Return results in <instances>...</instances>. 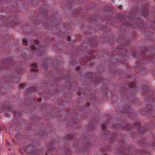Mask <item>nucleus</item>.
<instances>
[{"label": "nucleus", "instance_id": "1", "mask_svg": "<svg viewBox=\"0 0 155 155\" xmlns=\"http://www.w3.org/2000/svg\"><path fill=\"white\" fill-rule=\"evenodd\" d=\"M7 70L6 72L8 75L5 76V78L6 80L11 83H17L19 81L21 78L23 70L21 68H15L13 67H6L5 69L2 66L0 67V74L4 72L5 70Z\"/></svg>", "mask_w": 155, "mask_h": 155}, {"label": "nucleus", "instance_id": "2", "mask_svg": "<svg viewBox=\"0 0 155 155\" xmlns=\"http://www.w3.org/2000/svg\"><path fill=\"white\" fill-rule=\"evenodd\" d=\"M45 54V53L40 52V54L38 56V58H40V61L39 64L41 68H47L48 65L49 66V64L51 63L53 64H56V63H59L58 61L55 60V59H54V60H53L52 59L50 58L44 57Z\"/></svg>", "mask_w": 155, "mask_h": 155}, {"label": "nucleus", "instance_id": "3", "mask_svg": "<svg viewBox=\"0 0 155 155\" xmlns=\"http://www.w3.org/2000/svg\"><path fill=\"white\" fill-rule=\"evenodd\" d=\"M133 126L136 129H137V131L140 132H143L145 129L139 123H136L133 124Z\"/></svg>", "mask_w": 155, "mask_h": 155}, {"label": "nucleus", "instance_id": "4", "mask_svg": "<svg viewBox=\"0 0 155 155\" xmlns=\"http://www.w3.org/2000/svg\"><path fill=\"white\" fill-rule=\"evenodd\" d=\"M128 126L126 124H123L121 125L120 124H118L116 125L115 127L117 128V130H126L127 129Z\"/></svg>", "mask_w": 155, "mask_h": 155}, {"label": "nucleus", "instance_id": "5", "mask_svg": "<svg viewBox=\"0 0 155 155\" xmlns=\"http://www.w3.org/2000/svg\"><path fill=\"white\" fill-rule=\"evenodd\" d=\"M2 62L4 64H14L15 62L13 60L12 58L10 57L5 59H3L2 60Z\"/></svg>", "mask_w": 155, "mask_h": 155}, {"label": "nucleus", "instance_id": "6", "mask_svg": "<svg viewBox=\"0 0 155 155\" xmlns=\"http://www.w3.org/2000/svg\"><path fill=\"white\" fill-rule=\"evenodd\" d=\"M38 133H39L38 135H40L41 139L46 137L48 136L47 132L44 130H38Z\"/></svg>", "mask_w": 155, "mask_h": 155}, {"label": "nucleus", "instance_id": "7", "mask_svg": "<svg viewBox=\"0 0 155 155\" xmlns=\"http://www.w3.org/2000/svg\"><path fill=\"white\" fill-rule=\"evenodd\" d=\"M31 67L32 68L31 70V72H38V64L35 63H34L31 64Z\"/></svg>", "mask_w": 155, "mask_h": 155}, {"label": "nucleus", "instance_id": "8", "mask_svg": "<svg viewBox=\"0 0 155 155\" xmlns=\"http://www.w3.org/2000/svg\"><path fill=\"white\" fill-rule=\"evenodd\" d=\"M143 107L146 110H147L148 111H151L153 110V107L149 104H145L143 105Z\"/></svg>", "mask_w": 155, "mask_h": 155}, {"label": "nucleus", "instance_id": "9", "mask_svg": "<svg viewBox=\"0 0 155 155\" xmlns=\"http://www.w3.org/2000/svg\"><path fill=\"white\" fill-rule=\"evenodd\" d=\"M129 26L132 28H139V24L137 22L133 23L131 22L129 24Z\"/></svg>", "mask_w": 155, "mask_h": 155}, {"label": "nucleus", "instance_id": "10", "mask_svg": "<svg viewBox=\"0 0 155 155\" xmlns=\"http://www.w3.org/2000/svg\"><path fill=\"white\" fill-rule=\"evenodd\" d=\"M91 45L92 47H95L97 49L98 48V44L96 41H92L91 43Z\"/></svg>", "mask_w": 155, "mask_h": 155}, {"label": "nucleus", "instance_id": "11", "mask_svg": "<svg viewBox=\"0 0 155 155\" xmlns=\"http://www.w3.org/2000/svg\"><path fill=\"white\" fill-rule=\"evenodd\" d=\"M74 135L71 133L69 134H68L66 135V137L70 140H72L74 138Z\"/></svg>", "mask_w": 155, "mask_h": 155}, {"label": "nucleus", "instance_id": "12", "mask_svg": "<svg viewBox=\"0 0 155 155\" xmlns=\"http://www.w3.org/2000/svg\"><path fill=\"white\" fill-rule=\"evenodd\" d=\"M143 18L142 17L140 16L137 15L136 16L135 20L136 22L138 23V22H141L142 21Z\"/></svg>", "mask_w": 155, "mask_h": 155}, {"label": "nucleus", "instance_id": "13", "mask_svg": "<svg viewBox=\"0 0 155 155\" xmlns=\"http://www.w3.org/2000/svg\"><path fill=\"white\" fill-rule=\"evenodd\" d=\"M49 20H50L55 19L57 18V16L54 14H51L49 16Z\"/></svg>", "mask_w": 155, "mask_h": 155}, {"label": "nucleus", "instance_id": "14", "mask_svg": "<svg viewBox=\"0 0 155 155\" xmlns=\"http://www.w3.org/2000/svg\"><path fill=\"white\" fill-rule=\"evenodd\" d=\"M29 47L31 50L35 51H36L37 47L35 44H33L31 45Z\"/></svg>", "mask_w": 155, "mask_h": 155}, {"label": "nucleus", "instance_id": "15", "mask_svg": "<svg viewBox=\"0 0 155 155\" xmlns=\"http://www.w3.org/2000/svg\"><path fill=\"white\" fill-rule=\"evenodd\" d=\"M103 78H100L99 79L94 80V83L96 85H97L98 83L101 81L103 80Z\"/></svg>", "mask_w": 155, "mask_h": 155}, {"label": "nucleus", "instance_id": "16", "mask_svg": "<svg viewBox=\"0 0 155 155\" xmlns=\"http://www.w3.org/2000/svg\"><path fill=\"white\" fill-rule=\"evenodd\" d=\"M124 36L122 35H119L118 37L117 35V37H116V39L118 40V41H120L123 38Z\"/></svg>", "mask_w": 155, "mask_h": 155}, {"label": "nucleus", "instance_id": "17", "mask_svg": "<svg viewBox=\"0 0 155 155\" xmlns=\"http://www.w3.org/2000/svg\"><path fill=\"white\" fill-rule=\"evenodd\" d=\"M22 42L23 45L24 46H27L28 45L29 42L28 41V40L25 38L23 39Z\"/></svg>", "mask_w": 155, "mask_h": 155}, {"label": "nucleus", "instance_id": "18", "mask_svg": "<svg viewBox=\"0 0 155 155\" xmlns=\"http://www.w3.org/2000/svg\"><path fill=\"white\" fill-rule=\"evenodd\" d=\"M27 90L29 91V92L32 93L35 92L36 90L33 87H28L27 88Z\"/></svg>", "mask_w": 155, "mask_h": 155}, {"label": "nucleus", "instance_id": "19", "mask_svg": "<svg viewBox=\"0 0 155 155\" xmlns=\"http://www.w3.org/2000/svg\"><path fill=\"white\" fill-rule=\"evenodd\" d=\"M142 15L144 16L147 17H148V10L147 9H146L145 10H143L142 13Z\"/></svg>", "mask_w": 155, "mask_h": 155}, {"label": "nucleus", "instance_id": "20", "mask_svg": "<svg viewBox=\"0 0 155 155\" xmlns=\"http://www.w3.org/2000/svg\"><path fill=\"white\" fill-rule=\"evenodd\" d=\"M90 149V147L88 145H85L84 147V151H88Z\"/></svg>", "mask_w": 155, "mask_h": 155}, {"label": "nucleus", "instance_id": "21", "mask_svg": "<svg viewBox=\"0 0 155 155\" xmlns=\"http://www.w3.org/2000/svg\"><path fill=\"white\" fill-rule=\"evenodd\" d=\"M52 147L51 145L49 146V149L48 150V152H52L54 151L55 150V149L54 147Z\"/></svg>", "mask_w": 155, "mask_h": 155}, {"label": "nucleus", "instance_id": "22", "mask_svg": "<svg viewBox=\"0 0 155 155\" xmlns=\"http://www.w3.org/2000/svg\"><path fill=\"white\" fill-rule=\"evenodd\" d=\"M142 49L144 50V51H143V52H142V53H143V55L146 54L147 52H148V51H147V49H146V48H145L144 47H143V48H142Z\"/></svg>", "mask_w": 155, "mask_h": 155}, {"label": "nucleus", "instance_id": "23", "mask_svg": "<svg viewBox=\"0 0 155 155\" xmlns=\"http://www.w3.org/2000/svg\"><path fill=\"white\" fill-rule=\"evenodd\" d=\"M110 132L109 131H108L107 130H103V131H102V132L101 133V134L102 135H104L108 133H110Z\"/></svg>", "mask_w": 155, "mask_h": 155}, {"label": "nucleus", "instance_id": "24", "mask_svg": "<svg viewBox=\"0 0 155 155\" xmlns=\"http://www.w3.org/2000/svg\"><path fill=\"white\" fill-rule=\"evenodd\" d=\"M122 93L125 92L127 90L126 88L124 86H122L120 89Z\"/></svg>", "mask_w": 155, "mask_h": 155}, {"label": "nucleus", "instance_id": "25", "mask_svg": "<svg viewBox=\"0 0 155 155\" xmlns=\"http://www.w3.org/2000/svg\"><path fill=\"white\" fill-rule=\"evenodd\" d=\"M138 24H139V28H141L143 27L144 25V23L141 21L138 22Z\"/></svg>", "mask_w": 155, "mask_h": 155}, {"label": "nucleus", "instance_id": "26", "mask_svg": "<svg viewBox=\"0 0 155 155\" xmlns=\"http://www.w3.org/2000/svg\"><path fill=\"white\" fill-rule=\"evenodd\" d=\"M26 84L24 83H21L19 85V87L20 88H23L24 87H25Z\"/></svg>", "mask_w": 155, "mask_h": 155}, {"label": "nucleus", "instance_id": "27", "mask_svg": "<svg viewBox=\"0 0 155 155\" xmlns=\"http://www.w3.org/2000/svg\"><path fill=\"white\" fill-rule=\"evenodd\" d=\"M75 69L76 70L80 71L81 69V68L80 66H76L75 67Z\"/></svg>", "mask_w": 155, "mask_h": 155}, {"label": "nucleus", "instance_id": "28", "mask_svg": "<svg viewBox=\"0 0 155 155\" xmlns=\"http://www.w3.org/2000/svg\"><path fill=\"white\" fill-rule=\"evenodd\" d=\"M66 40L68 41H70L71 40V37L70 36H68L66 38Z\"/></svg>", "mask_w": 155, "mask_h": 155}, {"label": "nucleus", "instance_id": "29", "mask_svg": "<svg viewBox=\"0 0 155 155\" xmlns=\"http://www.w3.org/2000/svg\"><path fill=\"white\" fill-rule=\"evenodd\" d=\"M106 124H103L102 126L101 129L104 130L106 128Z\"/></svg>", "mask_w": 155, "mask_h": 155}, {"label": "nucleus", "instance_id": "30", "mask_svg": "<svg viewBox=\"0 0 155 155\" xmlns=\"http://www.w3.org/2000/svg\"><path fill=\"white\" fill-rule=\"evenodd\" d=\"M9 18L8 17H7L4 19V21L5 22H8V20L9 19Z\"/></svg>", "mask_w": 155, "mask_h": 155}, {"label": "nucleus", "instance_id": "31", "mask_svg": "<svg viewBox=\"0 0 155 155\" xmlns=\"http://www.w3.org/2000/svg\"><path fill=\"white\" fill-rule=\"evenodd\" d=\"M72 62L73 63V64L74 65H75L77 64V63L78 62V61H72Z\"/></svg>", "mask_w": 155, "mask_h": 155}, {"label": "nucleus", "instance_id": "32", "mask_svg": "<svg viewBox=\"0 0 155 155\" xmlns=\"http://www.w3.org/2000/svg\"><path fill=\"white\" fill-rule=\"evenodd\" d=\"M124 44L125 45H124V46L125 45H126L127 46H129L130 45V44H129V43H128V41H127V42L125 43Z\"/></svg>", "mask_w": 155, "mask_h": 155}, {"label": "nucleus", "instance_id": "33", "mask_svg": "<svg viewBox=\"0 0 155 155\" xmlns=\"http://www.w3.org/2000/svg\"><path fill=\"white\" fill-rule=\"evenodd\" d=\"M41 100V97H39V98L38 99V101L39 102H40Z\"/></svg>", "mask_w": 155, "mask_h": 155}, {"label": "nucleus", "instance_id": "34", "mask_svg": "<svg viewBox=\"0 0 155 155\" xmlns=\"http://www.w3.org/2000/svg\"><path fill=\"white\" fill-rule=\"evenodd\" d=\"M53 143H54V142H53V141H52V142L50 143L49 145H51L52 144H53Z\"/></svg>", "mask_w": 155, "mask_h": 155}, {"label": "nucleus", "instance_id": "35", "mask_svg": "<svg viewBox=\"0 0 155 155\" xmlns=\"http://www.w3.org/2000/svg\"><path fill=\"white\" fill-rule=\"evenodd\" d=\"M109 122V120H107L106 121V123H107Z\"/></svg>", "mask_w": 155, "mask_h": 155}, {"label": "nucleus", "instance_id": "36", "mask_svg": "<svg viewBox=\"0 0 155 155\" xmlns=\"http://www.w3.org/2000/svg\"><path fill=\"white\" fill-rule=\"evenodd\" d=\"M121 6H119V8L120 9H121Z\"/></svg>", "mask_w": 155, "mask_h": 155}, {"label": "nucleus", "instance_id": "37", "mask_svg": "<svg viewBox=\"0 0 155 155\" xmlns=\"http://www.w3.org/2000/svg\"><path fill=\"white\" fill-rule=\"evenodd\" d=\"M46 14L47 15H48V13L47 12H46Z\"/></svg>", "mask_w": 155, "mask_h": 155}, {"label": "nucleus", "instance_id": "38", "mask_svg": "<svg viewBox=\"0 0 155 155\" xmlns=\"http://www.w3.org/2000/svg\"><path fill=\"white\" fill-rule=\"evenodd\" d=\"M155 58V56H154V58H153V59H152V60H153V59L154 58Z\"/></svg>", "mask_w": 155, "mask_h": 155}]
</instances>
